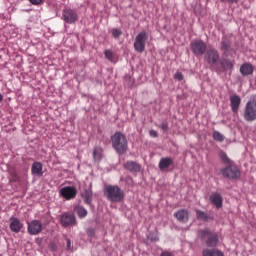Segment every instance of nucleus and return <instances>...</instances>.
I'll return each mask as SVG.
<instances>
[{
  "instance_id": "6e6552de",
  "label": "nucleus",
  "mask_w": 256,
  "mask_h": 256,
  "mask_svg": "<svg viewBox=\"0 0 256 256\" xmlns=\"http://www.w3.org/2000/svg\"><path fill=\"white\" fill-rule=\"evenodd\" d=\"M59 223L60 225H62V227H65V228L75 227V225H77V218L75 217L74 214L65 212L60 215Z\"/></svg>"
},
{
  "instance_id": "393cba45",
  "label": "nucleus",
  "mask_w": 256,
  "mask_h": 256,
  "mask_svg": "<svg viewBox=\"0 0 256 256\" xmlns=\"http://www.w3.org/2000/svg\"><path fill=\"white\" fill-rule=\"evenodd\" d=\"M202 256H225V254L219 249L205 248L202 250Z\"/></svg>"
},
{
  "instance_id": "a19ab883",
  "label": "nucleus",
  "mask_w": 256,
  "mask_h": 256,
  "mask_svg": "<svg viewBox=\"0 0 256 256\" xmlns=\"http://www.w3.org/2000/svg\"><path fill=\"white\" fill-rule=\"evenodd\" d=\"M0 101H3V94L0 93Z\"/></svg>"
},
{
  "instance_id": "f03ea898",
  "label": "nucleus",
  "mask_w": 256,
  "mask_h": 256,
  "mask_svg": "<svg viewBox=\"0 0 256 256\" xmlns=\"http://www.w3.org/2000/svg\"><path fill=\"white\" fill-rule=\"evenodd\" d=\"M112 147L118 155H125L129 149L127 136L123 132H115L111 136Z\"/></svg>"
},
{
  "instance_id": "cd10ccee",
  "label": "nucleus",
  "mask_w": 256,
  "mask_h": 256,
  "mask_svg": "<svg viewBox=\"0 0 256 256\" xmlns=\"http://www.w3.org/2000/svg\"><path fill=\"white\" fill-rule=\"evenodd\" d=\"M219 158L222 162L225 163V165H233V161L229 158V156H227V153H225V151L219 152Z\"/></svg>"
},
{
  "instance_id": "f704fd0d",
  "label": "nucleus",
  "mask_w": 256,
  "mask_h": 256,
  "mask_svg": "<svg viewBox=\"0 0 256 256\" xmlns=\"http://www.w3.org/2000/svg\"><path fill=\"white\" fill-rule=\"evenodd\" d=\"M174 79L177 81H183V74L181 72H176L174 75Z\"/></svg>"
},
{
  "instance_id": "58836bf2",
  "label": "nucleus",
  "mask_w": 256,
  "mask_h": 256,
  "mask_svg": "<svg viewBox=\"0 0 256 256\" xmlns=\"http://www.w3.org/2000/svg\"><path fill=\"white\" fill-rule=\"evenodd\" d=\"M149 135H150V137H154V138L158 136V134L155 130H150Z\"/></svg>"
},
{
  "instance_id": "9d476101",
  "label": "nucleus",
  "mask_w": 256,
  "mask_h": 256,
  "mask_svg": "<svg viewBox=\"0 0 256 256\" xmlns=\"http://www.w3.org/2000/svg\"><path fill=\"white\" fill-rule=\"evenodd\" d=\"M27 231L29 235H39L43 231V223L40 220L27 222Z\"/></svg>"
},
{
  "instance_id": "5701e85b",
  "label": "nucleus",
  "mask_w": 256,
  "mask_h": 256,
  "mask_svg": "<svg viewBox=\"0 0 256 256\" xmlns=\"http://www.w3.org/2000/svg\"><path fill=\"white\" fill-rule=\"evenodd\" d=\"M173 165V160L169 157L161 158L159 162V169L160 171H165V169H169Z\"/></svg>"
},
{
  "instance_id": "2f4dec72",
  "label": "nucleus",
  "mask_w": 256,
  "mask_h": 256,
  "mask_svg": "<svg viewBox=\"0 0 256 256\" xmlns=\"http://www.w3.org/2000/svg\"><path fill=\"white\" fill-rule=\"evenodd\" d=\"M104 55L108 61H113V51L111 50H105Z\"/></svg>"
},
{
  "instance_id": "4be33fe9",
  "label": "nucleus",
  "mask_w": 256,
  "mask_h": 256,
  "mask_svg": "<svg viewBox=\"0 0 256 256\" xmlns=\"http://www.w3.org/2000/svg\"><path fill=\"white\" fill-rule=\"evenodd\" d=\"M31 171H32V175L43 177V164L41 162H34L32 164Z\"/></svg>"
},
{
  "instance_id": "c85d7f7f",
  "label": "nucleus",
  "mask_w": 256,
  "mask_h": 256,
  "mask_svg": "<svg viewBox=\"0 0 256 256\" xmlns=\"http://www.w3.org/2000/svg\"><path fill=\"white\" fill-rule=\"evenodd\" d=\"M213 139L219 143H223V141H225V136H223V134H221L219 131H214Z\"/></svg>"
},
{
  "instance_id": "f8f14e48",
  "label": "nucleus",
  "mask_w": 256,
  "mask_h": 256,
  "mask_svg": "<svg viewBox=\"0 0 256 256\" xmlns=\"http://www.w3.org/2000/svg\"><path fill=\"white\" fill-rule=\"evenodd\" d=\"M60 197H63L67 201L75 199L77 197V188L73 186H66L60 190Z\"/></svg>"
},
{
  "instance_id": "9b49d317",
  "label": "nucleus",
  "mask_w": 256,
  "mask_h": 256,
  "mask_svg": "<svg viewBox=\"0 0 256 256\" xmlns=\"http://www.w3.org/2000/svg\"><path fill=\"white\" fill-rule=\"evenodd\" d=\"M204 54V59L208 65H215L219 61V51L215 48H209Z\"/></svg>"
},
{
  "instance_id": "7ed1b4c3",
  "label": "nucleus",
  "mask_w": 256,
  "mask_h": 256,
  "mask_svg": "<svg viewBox=\"0 0 256 256\" xmlns=\"http://www.w3.org/2000/svg\"><path fill=\"white\" fill-rule=\"evenodd\" d=\"M104 195L112 203H121L125 199V192L117 185H108L104 188Z\"/></svg>"
},
{
  "instance_id": "4468645a",
  "label": "nucleus",
  "mask_w": 256,
  "mask_h": 256,
  "mask_svg": "<svg viewBox=\"0 0 256 256\" xmlns=\"http://www.w3.org/2000/svg\"><path fill=\"white\" fill-rule=\"evenodd\" d=\"M123 167L129 173L137 174L141 172V164L136 161L128 160L123 164Z\"/></svg>"
},
{
  "instance_id": "473e14b6",
  "label": "nucleus",
  "mask_w": 256,
  "mask_h": 256,
  "mask_svg": "<svg viewBox=\"0 0 256 256\" xmlns=\"http://www.w3.org/2000/svg\"><path fill=\"white\" fill-rule=\"evenodd\" d=\"M147 238L149 239V241H159V237L155 233L150 232Z\"/></svg>"
},
{
  "instance_id": "0eeeda50",
  "label": "nucleus",
  "mask_w": 256,
  "mask_h": 256,
  "mask_svg": "<svg viewBox=\"0 0 256 256\" xmlns=\"http://www.w3.org/2000/svg\"><path fill=\"white\" fill-rule=\"evenodd\" d=\"M147 39H149V35L147 34V32L142 31L137 34L134 41V49L135 51H137V53H143V51H145Z\"/></svg>"
},
{
  "instance_id": "4c0bfd02",
  "label": "nucleus",
  "mask_w": 256,
  "mask_h": 256,
  "mask_svg": "<svg viewBox=\"0 0 256 256\" xmlns=\"http://www.w3.org/2000/svg\"><path fill=\"white\" fill-rule=\"evenodd\" d=\"M66 249L68 251H70V249H71V239H69V238L66 239Z\"/></svg>"
},
{
  "instance_id": "72a5a7b5",
  "label": "nucleus",
  "mask_w": 256,
  "mask_h": 256,
  "mask_svg": "<svg viewBox=\"0 0 256 256\" xmlns=\"http://www.w3.org/2000/svg\"><path fill=\"white\" fill-rule=\"evenodd\" d=\"M86 234L88 235V237H95V229L93 228H88L86 230Z\"/></svg>"
},
{
  "instance_id": "a211bd4d",
  "label": "nucleus",
  "mask_w": 256,
  "mask_h": 256,
  "mask_svg": "<svg viewBox=\"0 0 256 256\" xmlns=\"http://www.w3.org/2000/svg\"><path fill=\"white\" fill-rule=\"evenodd\" d=\"M230 107L233 113H238L239 107H241V97L239 95H233L230 97Z\"/></svg>"
},
{
  "instance_id": "dca6fc26",
  "label": "nucleus",
  "mask_w": 256,
  "mask_h": 256,
  "mask_svg": "<svg viewBox=\"0 0 256 256\" xmlns=\"http://www.w3.org/2000/svg\"><path fill=\"white\" fill-rule=\"evenodd\" d=\"M10 231L13 233H19L21 229H23V224L21 223V220L17 217H11L10 218V225H9Z\"/></svg>"
},
{
  "instance_id": "79ce46f5",
  "label": "nucleus",
  "mask_w": 256,
  "mask_h": 256,
  "mask_svg": "<svg viewBox=\"0 0 256 256\" xmlns=\"http://www.w3.org/2000/svg\"><path fill=\"white\" fill-rule=\"evenodd\" d=\"M36 243H41V240L39 238L36 239Z\"/></svg>"
},
{
  "instance_id": "6ab92c4d",
  "label": "nucleus",
  "mask_w": 256,
  "mask_h": 256,
  "mask_svg": "<svg viewBox=\"0 0 256 256\" xmlns=\"http://www.w3.org/2000/svg\"><path fill=\"white\" fill-rule=\"evenodd\" d=\"M174 217L180 223H187V221H189V211L185 209H180L176 213H174Z\"/></svg>"
},
{
  "instance_id": "aec40b11",
  "label": "nucleus",
  "mask_w": 256,
  "mask_h": 256,
  "mask_svg": "<svg viewBox=\"0 0 256 256\" xmlns=\"http://www.w3.org/2000/svg\"><path fill=\"white\" fill-rule=\"evenodd\" d=\"M81 197L86 205H91L93 203V190L85 189L81 193Z\"/></svg>"
},
{
  "instance_id": "b1692460",
  "label": "nucleus",
  "mask_w": 256,
  "mask_h": 256,
  "mask_svg": "<svg viewBox=\"0 0 256 256\" xmlns=\"http://www.w3.org/2000/svg\"><path fill=\"white\" fill-rule=\"evenodd\" d=\"M196 219H198V221H205V222H209V221H213V216H210L209 214L203 212V210H196Z\"/></svg>"
},
{
  "instance_id": "f257e3e1",
  "label": "nucleus",
  "mask_w": 256,
  "mask_h": 256,
  "mask_svg": "<svg viewBox=\"0 0 256 256\" xmlns=\"http://www.w3.org/2000/svg\"><path fill=\"white\" fill-rule=\"evenodd\" d=\"M198 239L208 247V249H216L219 245V234L210 228L200 229L197 232Z\"/></svg>"
},
{
  "instance_id": "c9c22d12",
  "label": "nucleus",
  "mask_w": 256,
  "mask_h": 256,
  "mask_svg": "<svg viewBox=\"0 0 256 256\" xmlns=\"http://www.w3.org/2000/svg\"><path fill=\"white\" fill-rule=\"evenodd\" d=\"M32 5H43L44 0H29Z\"/></svg>"
},
{
  "instance_id": "e433bc0d",
  "label": "nucleus",
  "mask_w": 256,
  "mask_h": 256,
  "mask_svg": "<svg viewBox=\"0 0 256 256\" xmlns=\"http://www.w3.org/2000/svg\"><path fill=\"white\" fill-rule=\"evenodd\" d=\"M221 3H225L227 1L229 5H233V3H239V0H220Z\"/></svg>"
},
{
  "instance_id": "bb28decb",
  "label": "nucleus",
  "mask_w": 256,
  "mask_h": 256,
  "mask_svg": "<svg viewBox=\"0 0 256 256\" xmlns=\"http://www.w3.org/2000/svg\"><path fill=\"white\" fill-rule=\"evenodd\" d=\"M74 211L80 219H85V217H87V209H85L83 206H76Z\"/></svg>"
},
{
  "instance_id": "423d86ee",
  "label": "nucleus",
  "mask_w": 256,
  "mask_h": 256,
  "mask_svg": "<svg viewBox=\"0 0 256 256\" xmlns=\"http://www.w3.org/2000/svg\"><path fill=\"white\" fill-rule=\"evenodd\" d=\"M190 49L196 57H203L207 52V44L203 40H194L190 43Z\"/></svg>"
},
{
  "instance_id": "a878e982",
  "label": "nucleus",
  "mask_w": 256,
  "mask_h": 256,
  "mask_svg": "<svg viewBox=\"0 0 256 256\" xmlns=\"http://www.w3.org/2000/svg\"><path fill=\"white\" fill-rule=\"evenodd\" d=\"M94 161H101L103 159V149L101 147H95L93 150Z\"/></svg>"
},
{
  "instance_id": "39448f33",
  "label": "nucleus",
  "mask_w": 256,
  "mask_h": 256,
  "mask_svg": "<svg viewBox=\"0 0 256 256\" xmlns=\"http://www.w3.org/2000/svg\"><path fill=\"white\" fill-rule=\"evenodd\" d=\"M220 173L223 177H226V179H239L241 177V171L233 164H229L222 168Z\"/></svg>"
},
{
  "instance_id": "f3484780",
  "label": "nucleus",
  "mask_w": 256,
  "mask_h": 256,
  "mask_svg": "<svg viewBox=\"0 0 256 256\" xmlns=\"http://www.w3.org/2000/svg\"><path fill=\"white\" fill-rule=\"evenodd\" d=\"M210 202L215 205L216 209H221L223 207V196L217 192H213L210 197Z\"/></svg>"
},
{
  "instance_id": "7c9ffc66",
  "label": "nucleus",
  "mask_w": 256,
  "mask_h": 256,
  "mask_svg": "<svg viewBox=\"0 0 256 256\" xmlns=\"http://www.w3.org/2000/svg\"><path fill=\"white\" fill-rule=\"evenodd\" d=\"M159 129H162V131H169V123L167 122V120L162 121L159 125H158Z\"/></svg>"
},
{
  "instance_id": "20e7f679",
  "label": "nucleus",
  "mask_w": 256,
  "mask_h": 256,
  "mask_svg": "<svg viewBox=\"0 0 256 256\" xmlns=\"http://www.w3.org/2000/svg\"><path fill=\"white\" fill-rule=\"evenodd\" d=\"M244 121H256V96H253L245 105L243 112Z\"/></svg>"
},
{
  "instance_id": "ddd939ff",
  "label": "nucleus",
  "mask_w": 256,
  "mask_h": 256,
  "mask_svg": "<svg viewBox=\"0 0 256 256\" xmlns=\"http://www.w3.org/2000/svg\"><path fill=\"white\" fill-rule=\"evenodd\" d=\"M62 17L65 23H76V21L79 19L77 12H75V10L72 9H64Z\"/></svg>"
},
{
  "instance_id": "2eb2a0df",
  "label": "nucleus",
  "mask_w": 256,
  "mask_h": 256,
  "mask_svg": "<svg viewBox=\"0 0 256 256\" xmlns=\"http://www.w3.org/2000/svg\"><path fill=\"white\" fill-rule=\"evenodd\" d=\"M222 71H233L235 68V61L225 56L220 60Z\"/></svg>"
},
{
  "instance_id": "c756f323",
  "label": "nucleus",
  "mask_w": 256,
  "mask_h": 256,
  "mask_svg": "<svg viewBox=\"0 0 256 256\" xmlns=\"http://www.w3.org/2000/svg\"><path fill=\"white\" fill-rule=\"evenodd\" d=\"M122 35H123V31H121V29L114 28L112 30V37H114V39H119V37H121Z\"/></svg>"
},
{
  "instance_id": "1a4fd4ad",
  "label": "nucleus",
  "mask_w": 256,
  "mask_h": 256,
  "mask_svg": "<svg viewBox=\"0 0 256 256\" xmlns=\"http://www.w3.org/2000/svg\"><path fill=\"white\" fill-rule=\"evenodd\" d=\"M232 42L227 36H224L220 42V51H222V57H227L231 53H235V49L231 47Z\"/></svg>"
},
{
  "instance_id": "ea45409f",
  "label": "nucleus",
  "mask_w": 256,
  "mask_h": 256,
  "mask_svg": "<svg viewBox=\"0 0 256 256\" xmlns=\"http://www.w3.org/2000/svg\"><path fill=\"white\" fill-rule=\"evenodd\" d=\"M49 247L52 251H57V245L55 243H50Z\"/></svg>"
},
{
  "instance_id": "412c9836",
  "label": "nucleus",
  "mask_w": 256,
  "mask_h": 256,
  "mask_svg": "<svg viewBox=\"0 0 256 256\" xmlns=\"http://www.w3.org/2000/svg\"><path fill=\"white\" fill-rule=\"evenodd\" d=\"M255 68L250 63H244L240 67V73L245 77L247 75H253Z\"/></svg>"
}]
</instances>
